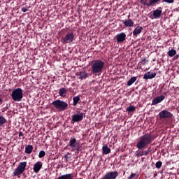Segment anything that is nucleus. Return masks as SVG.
Wrapping results in <instances>:
<instances>
[{
	"label": "nucleus",
	"instance_id": "f257e3e1",
	"mask_svg": "<svg viewBox=\"0 0 179 179\" xmlns=\"http://www.w3.org/2000/svg\"><path fill=\"white\" fill-rule=\"evenodd\" d=\"M155 138V137L151 134H145L140 136L139 140L136 143V148L140 150L136 151V156L137 157L144 156L143 149L150 145Z\"/></svg>",
	"mask_w": 179,
	"mask_h": 179
},
{
	"label": "nucleus",
	"instance_id": "f03ea898",
	"mask_svg": "<svg viewBox=\"0 0 179 179\" xmlns=\"http://www.w3.org/2000/svg\"><path fill=\"white\" fill-rule=\"evenodd\" d=\"M11 97L14 101H22L23 99V90L21 88H17L13 90Z\"/></svg>",
	"mask_w": 179,
	"mask_h": 179
},
{
	"label": "nucleus",
	"instance_id": "7ed1b4c3",
	"mask_svg": "<svg viewBox=\"0 0 179 179\" xmlns=\"http://www.w3.org/2000/svg\"><path fill=\"white\" fill-rule=\"evenodd\" d=\"M52 106L59 111H65L68 108V103L62 100H56L52 103Z\"/></svg>",
	"mask_w": 179,
	"mask_h": 179
},
{
	"label": "nucleus",
	"instance_id": "20e7f679",
	"mask_svg": "<svg viewBox=\"0 0 179 179\" xmlns=\"http://www.w3.org/2000/svg\"><path fill=\"white\" fill-rule=\"evenodd\" d=\"M69 146L73 149V150H76V153H79V150H80V144L79 142L76 141V138H71Z\"/></svg>",
	"mask_w": 179,
	"mask_h": 179
},
{
	"label": "nucleus",
	"instance_id": "39448f33",
	"mask_svg": "<svg viewBox=\"0 0 179 179\" xmlns=\"http://www.w3.org/2000/svg\"><path fill=\"white\" fill-rule=\"evenodd\" d=\"M27 165V162H23L20 163L17 169L14 171V176H20V174H23L24 170H26V166Z\"/></svg>",
	"mask_w": 179,
	"mask_h": 179
},
{
	"label": "nucleus",
	"instance_id": "423d86ee",
	"mask_svg": "<svg viewBox=\"0 0 179 179\" xmlns=\"http://www.w3.org/2000/svg\"><path fill=\"white\" fill-rule=\"evenodd\" d=\"M173 115L167 110H163L159 113V120H169L172 119Z\"/></svg>",
	"mask_w": 179,
	"mask_h": 179
},
{
	"label": "nucleus",
	"instance_id": "0eeeda50",
	"mask_svg": "<svg viewBox=\"0 0 179 179\" xmlns=\"http://www.w3.org/2000/svg\"><path fill=\"white\" fill-rule=\"evenodd\" d=\"M74 37L73 34L69 33L61 39V42L63 43V44H69V43L73 41Z\"/></svg>",
	"mask_w": 179,
	"mask_h": 179
},
{
	"label": "nucleus",
	"instance_id": "6e6552de",
	"mask_svg": "<svg viewBox=\"0 0 179 179\" xmlns=\"http://www.w3.org/2000/svg\"><path fill=\"white\" fill-rule=\"evenodd\" d=\"M119 176V173L117 171H108L107 172L102 179H116Z\"/></svg>",
	"mask_w": 179,
	"mask_h": 179
},
{
	"label": "nucleus",
	"instance_id": "1a4fd4ad",
	"mask_svg": "<svg viewBox=\"0 0 179 179\" xmlns=\"http://www.w3.org/2000/svg\"><path fill=\"white\" fill-rule=\"evenodd\" d=\"M92 66L103 71L104 68V62L100 59L94 60L92 62Z\"/></svg>",
	"mask_w": 179,
	"mask_h": 179
},
{
	"label": "nucleus",
	"instance_id": "9d476101",
	"mask_svg": "<svg viewBox=\"0 0 179 179\" xmlns=\"http://www.w3.org/2000/svg\"><path fill=\"white\" fill-rule=\"evenodd\" d=\"M83 113H76L72 115L71 124L74 122H79L83 120Z\"/></svg>",
	"mask_w": 179,
	"mask_h": 179
},
{
	"label": "nucleus",
	"instance_id": "9b49d317",
	"mask_svg": "<svg viewBox=\"0 0 179 179\" xmlns=\"http://www.w3.org/2000/svg\"><path fill=\"white\" fill-rule=\"evenodd\" d=\"M165 96L164 95H161L155 98L152 101V106H156L163 101L164 100Z\"/></svg>",
	"mask_w": 179,
	"mask_h": 179
},
{
	"label": "nucleus",
	"instance_id": "f8f14e48",
	"mask_svg": "<svg viewBox=\"0 0 179 179\" xmlns=\"http://www.w3.org/2000/svg\"><path fill=\"white\" fill-rule=\"evenodd\" d=\"M126 36H127L124 32L117 34L116 35L117 42L118 43L124 42L126 40Z\"/></svg>",
	"mask_w": 179,
	"mask_h": 179
},
{
	"label": "nucleus",
	"instance_id": "ddd939ff",
	"mask_svg": "<svg viewBox=\"0 0 179 179\" xmlns=\"http://www.w3.org/2000/svg\"><path fill=\"white\" fill-rule=\"evenodd\" d=\"M43 167V162H38L34 164V173H38L40 170H41V168Z\"/></svg>",
	"mask_w": 179,
	"mask_h": 179
},
{
	"label": "nucleus",
	"instance_id": "4468645a",
	"mask_svg": "<svg viewBox=\"0 0 179 179\" xmlns=\"http://www.w3.org/2000/svg\"><path fill=\"white\" fill-rule=\"evenodd\" d=\"M156 73H150V71H148L144 74L143 79L148 80V79H153L156 76Z\"/></svg>",
	"mask_w": 179,
	"mask_h": 179
},
{
	"label": "nucleus",
	"instance_id": "2eb2a0df",
	"mask_svg": "<svg viewBox=\"0 0 179 179\" xmlns=\"http://www.w3.org/2000/svg\"><path fill=\"white\" fill-rule=\"evenodd\" d=\"M111 153V149L108 148V145H105L102 148V155H107Z\"/></svg>",
	"mask_w": 179,
	"mask_h": 179
},
{
	"label": "nucleus",
	"instance_id": "dca6fc26",
	"mask_svg": "<svg viewBox=\"0 0 179 179\" xmlns=\"http://www.w3.org/2000/svg\"><path fill=\"white\" fill-rule=\"evenodd\" d=\"M77 76H78V79H80L82 80L87 78V73H86V72L85 71H80L77 73Z\"/></svg>",
	"mask_w": 179,
	"mask_h": 179
},
{
	"label": "nucleus",
	"instance_id": "f3484780",
	"mask_svg": "<svg viewBox=\"0 0 179 179\" xmlns=\"http://www.w3.org/2000/svg\"><path fill=\"white\" fill-rule=\"evenodd\" d=\"M126 27H131L134 26V22L131 19L126 20L122 21Z\"/></svg>",
	"mask_w": 179,
	"mask_h": 179
},
{
	"label": "nucleus",
	"instance_id": "a211bd4d",
	"mask_svg": "<svg viewBox=\"0 0 179 179\" xmlns=\"http://www.w3.org/2000/svg\"><path fill=\"white\" fill-rule=\"evenodd\" d=\"M162 10L160 9H156L153 11V17L154 18H159L162 15Z\"/></svg>",
	"mask_w": 179,
	"mask_h": 179
},
{
	"label": "nucleus",
	"instance_id": "6ab92c4d",
	"mask_svg": "<svg viewBox=\"0 0 179 179\" xmlns=\"http://www.w3.org/2000/svg\"><path fill=\"white\" fill-rule=\"evenodd\" d=\"M142 30H143V27L138 26L136 28L134 29V30L133 31V35L134 36H136L142 31Z\"/></svg>",
	"mask_w": 179,
	"mask_h": 179
},
{
	"label": "nucleus",
	"instance_id": "aec40b11",
	"mask_svg": "<svg viewBox=\"0 0 179 179\" xmlns=\"http://www.w3.org/2000/svg\"><path fill=\"white\" fill-rule=\"evenodd\" d=\"M92 68V73H94V75H101V73L103 72V70L100 69H97L93 66Z\"/></svg>",
	"mask_w": 179,
	"mask_h": 179
},
{
	"label": "nucleus",
	"instance_id": "412c9836",
	"mask_svg": "<svg viewBox=\"0 0 179 179\" xmlns=\"http://www.w3.org/2000/svg\"><path fill=\"white\" fill-rule=\"evenodd\" d=\"M57 179H73L72 174L62 175L57 178Z\"/></svg>",
	"mask_w": 179,
	"mask_h": 179
},
{
	"label": "nucleus",
	"instance_id": "4be33fe9",
	"mask_svg": "<svg viewBox=\"0 0 179 179\" xmlns=\"http://www.w3.org/2000/svg\"><path fill=\"white\" fill-rule=\"evenodd\" d=\"M59 94L61 97H65V96H66V89L60 88L59 90Z\"/></svg>",
	"mask_w": 179,
	"mask_h": 179
},
{
	"label": "nucleus",
	"instance_id": "5701e85b",
	"mask_svg": "<svg viewBox=\"0 0 179 179\" xmlns=\"http://www.w3.org/2000/svg\"><path fill=\"white\" fill-rule=\"evenodd\" d=\"M31 152H33V145H28L25 148V153H27V155H30V153H31Z\"/></svg>",
	"mask_w": 179,
	"mask_h": 179
},
{
	"label": "nucleus",
	"instance_id": "b1692460",
	"mask_svg": "<svg viewBox=\"0 0 179 179\" xmlns=\"http://www.w3.org/2000/svg\"><path fill=\"white\" fill-rule=\"evenodd\" d=\"M176 52H177L176 50L171 49L167 52V54L170 57V58H172L173 56L176 55Z\"/></svg>",
	"mask_w": 179,
	"mask_h": 179
},
{
	"label": "nucleus",
	"instance_id": "393cba45",
	"mask_svg": "<svg viewBox=\"0 0 179 179\" xmlns=\"http://www.w3.org/2000/svg\"><path fill=\"white\" fill-rule=\"evenodd\" d=\"M6 124V119L5 117L0 115V127H2Z\"/></svg>",
	"mask_w": 179,
	"mask_h": 179
},
{
	"label": "nucleus",
	"instance_id": "a878e982",
	"mask_svg": "<svg viewBox=\"0 0 179 179\" xmlns=\"http://www.w3.org/2000/svg\"><path fill=\"white\" fill-rule=\"evenodd\" d=\"M136 80H137L136 77L134 76L131 78V79L127 82V86H131V85H133V83H134Z\"/></svg>",
	"mask_w": 179,
	"mask_h": 179
},
{
	"label": "nucleus",
	"instance_id": "bb28decb",
	"mask_svg": "<svg viewBox=\"0 0 179 179\" xmlns=\"http://www.w3.org/2000/svg\"><path fill=\"white\" fill-rule=\"evenodd\" d=\"M136 110V107L134 106H129V107L127 108V112L129 113H134Z\"/></svg>",
	"mask_w": 179,
	"mask_h": 179
},
{
	"label": "nucleus",
	"instance_id": "cd10ccee",
	"mask_svg": "<svg viewBox=\"0 0 179 179\" xmlns=\"http://www.w3.org/2000/svg\"><path fill=\"white\" fill-rule=\"evenodd\" d=\"M73 106H76V104L79 103V100H80V97L79 96H74L73 98Z\"/></svg>",
	"mask_w": 179,
	"mask_h": 179
},
{
	"label": "nucleus",
	"instance_id": "c85d7f7f",
	"mask_svg": "<svg viewBox=\"0 0 179 179\" xmlns=\"http://www.w3.org/2000/svg\"><path fill=\"white\" fill-rule=\"evenodd\" d=\"M44 156H45V152L44 150H41L39 152L38 154V157H40V159L44 157Z\"/></svg>",
	"mask_w": 179,
	"mask_h": 179
},
{
	"label": "nucleus",
	"instance_id": "c756f323",
	"mask_svg": "<svg viewBox=\"0 0 179 179\" xmlns=\"http://www.w3.org/2000/svg\"><path fill=\"white\" fill-rule=\"evenodd\" d=\"M142 4H143V5H145V6H155L157 3H155V4H153V5H150V2H149V3H146V0H141V1H140Z\"/></svg>",
	"mask_w": 179,
	"mask_h": 179
},
{
	"label": "nucleus",
	"instance_id": "7c9ffc66",
	"mask_svg": "<svg viewBox=\"0 0 179 179\" xmlns=\"http://www.w3.org/2000/svg\"><path fill=\"white\" fill-rule=\"evenodd\" d=\"M162 165V162L161 161H158L156 162L155 166L157 169H161Z\"/></svg>",
	"mask_w": 179,
	"mask_h": 179
},
{
	"label": "nucleus",
	"instance_id": "2f4dec72",
	"mask_svg": "<svg viewBox=\"0 0 179 179\" xmlns=\"http://www.w3.org/2000/svg\"><path fill=\"white\" fill-rule=\"evenodd\" d=\"M162 0H150V5H153L155 3H159V2L161 1Z\"/></svg>",
	"mask_w": 179,
	"mask_h": 179
},
{
	"label": "nucleus",
	"instance_id": "473e14b6",
	"mask_svg": "<svg viewBox=\"0 0 179 179\" xmlns=\"http://www.w3.org/2000/svg\"><path fill=\"white\" fill-rule=\"evenodd\" d=\"M136 176L135 173H132L129 176L127 177V179H134Z\"/></svg>",
	"mask_w": 179,
	"mask_h": 179
},
{
	"label": "nucleus",
	"instance_id": "72a5a7b5",
	"mask_svg": "<svg viewBox=\"0 0 179 179\" xmlns=\"http://www.w3.org/2000/svg\"><path fill=\"white\" fill-rule=\"evenodd\" d=\"M150 147L145 150H143V156H147L150 153Z\"/></svg>",
	"mask_w": 179,
	"mask_h": 179
},
{
	"label": "nucleus",
	"instance_id": "f704fd0d",
	"mask_svg": "<svg viewBox=\"0 0 179 179\" xmlns=\"http://www.w3.org/2000/svg\"><path fill=\"white\" fill-rule=\"evenodd\" d=\"M162 3H173L174 2V0H163L162 1Z\"/></svg>",
	"mask_w": 179,
	"mask_h": 179
},
{
	"label": "nucleus",
	"instance_id": "c9c22d12",
	"mask_svg": "<svg viewBox=\"0 0 179 179\" xmlns=\"http://www.w3.org/2000/svg\"><path fill=\"white\" fill-rule=\"evenodd\" d=\"M141 64L142 65H145V64H146V59L145 58L143 60H141Z\"/></svg>",
	"mask_w": 179,
	"mask_h": 179
},
{
	"label": "nucleus",
	"instance_id": "e433bc0d",
	"mask_svg": "<svg viewBox=\"0 0 179 179\" xmlns=\"http://www.w3.org/2000/svg\"><path fill=\"white\" fill-rule=\"evenodd\" d=\"M27 10H29V9H27V8L26 7H22V12H27Z\"/></svg>",
	"mask_w": 179,
	"mask_h": 179
},
{
	"label": "nucleus",
	"instance_id": "4c0bfd02",
	"mask_svg": "<svg viewBox=\"0 0 179 179\" xmlns=\"http://www.w3.org/2000/svg\"><path fill=\"white\" fill-rule=\"evenodd\" d=\"M179 55L177 54L176 55H174L173 59H178Z\"/></svg>",
	"mask_w": 179,
	"mask_h": 179
},
{
	"label": "nucleus",
	"instance_id": "58836bf2",
	"mask_svg": "<svg viewBox=\"0 0 179 179\" xmlns=\"http://www.w3.org/2000/svg\"><path fill=\"white\" fill-rule=\"evenodd\" d=\"M19 138L23 136V133L22 131H19Z\"/></svg>",
	"mask_w": 179,
	"mask_h": 179
},
{
	"label": "nucleus",
	"instance_id": "ea45409f",
	"mask_svg": "<svg viewBox=\"0 0 179 179\" xmlns=\"http://www.w3.org/2000/svg\"><path fill=\"white\" fill-rule=\"evenodd\" d=\"M3 103V100H2V98H0V104H2Z\"/></svg>",
	"mask_w": 179,
	"mask_h": 179
},
{
	"label": "nucleus",
	"instance_id": "a19ab883",
	"mask_svg": "<svg viewBox=\"0 0 179 179\" xmlns=\"http://www.w3.org/2000/svg\"><path fill=\"white\" fill-rule=\"evenodd\" d=\"M159 9H162V8H161V7H159Z\"/></svg>",
	"mask_w": 179,
	"mask_h": 179
},
{
	"label": "nucleus",
	"instance_id": "79ce46f5",
	"mask_svg": "<svg viewBox=\"0 0 179 179\" xmlns=\"http://www.w3.org/2000/svg\"><path fill=\"white\" fill-rule=\"evenodd\" d=\"M178 55H179V52H178Z\"/></svg>",
	"mask_w": 179,
	"mask_h": 179
}]
</instances>
